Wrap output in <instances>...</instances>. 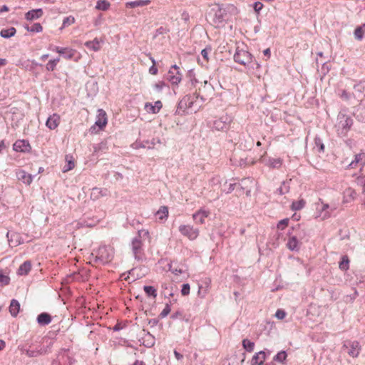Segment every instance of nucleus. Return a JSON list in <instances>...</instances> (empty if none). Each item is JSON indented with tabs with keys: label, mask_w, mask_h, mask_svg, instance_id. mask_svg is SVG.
Returning a JSON list of instances; mask_svg holds the SVG:
<instances>
[{
	"label": "nucleus",
	"mask_w": 365,
	"mask_h": 365,
	"mask_svg": "<svg viewBox=\"0 0 365 365\" xmlns=\"http://www.w3.org/2000/svg\"><path fill=\"white\" fill-rule=\"evenodd\" d=\"M237 13V8L232 4L225 6L214 4L210 9L208 16L214 24H218L227 19L231 14H236Z\"/></svg>",
	"instance_id": "obj_1"
},
{
	"label": "nucleus",
	"mask_w": 365,
	"mask_h": 365,
	"mask_svg": "<svg viewBox=\"0 0 365 365\" xmlns=\"http://www.w3.org/2000/svg\"><path fill=\"white\" fill-rule=\"evenodd\" d=\"M108 123V116L106 111L103 109L97 110L96 120L95 124L90 128V132L93 134L103 130Z\"/></svg>",
	"instance_id": "obj_2"
},
{
	"label": "nucleus",
	"mask_w": 365,
	"mask_h": 365,
	"mask_svg": "<svg viewBox=\"0 0 365 365\" xmlns=\"http://www.w3.org/2000/svg\"><path fill=\"white\" fill-rule=\"evenodd\" d=\"M234 59L241 65L249 66L253 61V56L247 51L238 47L234 55Z\"/></svg>",
	"instance_id": "obj_3"
},
{
	"label": "nucleus",
	"mask_w": 365,
	"mask_h": 365,
	"mask_svg": "<svg viewBox=\"0 0 365 365\" xmlns=\"http://www.w3.org/2000/svg\"><path fill=\"white\" fill-rule=\"evenodd\" d=\"M96 257L104 263L109 262L114 257V250L110 246L100 247L96 252Z\"/></svg>",
	"instance_id": "obj_4"
},
{
	"label": "nucleus",
	"mask_w": 365,
	"mask_h": 365,
	"mask_svg": "<svg viewBox=\"0 0 365 365\" xmlns=\"http://www.w3.org/2000/svg\"><path fill=\"white\" fill-rule=\"evenodd\" d=\"M178 230L182 236L188 238L190 240H196L200 233L197 228L190 225H180Z\"/></svg>",
	"instance_id": "obj_5"
},
{
	"label": "nucleus",
	"mask_w": 365,
	"mask_h": 365,
	"mask_svg": "<svg viewBox=\"0 0 365 365\" xmlns=\"http://www.w3.org/2000/svg\"><path fill=\"white\" fill-rule=\"evenodd\" d=\"M343 349L352 357H357L360 353L361 346L357 341L346 340L344 342Z\"/></svg>",
	"instance_id": "obj_6"
},
{
	"label": "nucleus",
	"mask_w": 365,
	"mask_h": 365,
	"mask_svg": "<svg viewBox=\"0 0 365 365\" xmlns=\"http://www.w3.org/2000/svg\"><path fill=\"white\" fill-rule=\"evenodd\" d=\"M182 74L179 71V67L176 65L171 66L168 73L167 79L172 85H178L182 80Z\"/></svg>",
	"instance_id": "obj_7"
},
{
	"label": "nucleus",
	"mask_w": 365,
	"mask_h": 365,
	"mask_svg": "<svg viewBox=\"0 0 365 365\" xmlns=\"http://www.w3.org/2000/svg\"><path fill=\"white\" fill-rule=\"evenodd\" d=\"M354 91L352 93V97L356 100L358 103H361L365 97V83L359 82L356 84L354 87Z\"/></svg>",
	"instance_id": "obj_8"
},
{
	"label": "nucleus",
	"mask_w": 365,
	"mask_h": 365,
	"mask_svg": "<svg viewBox=\"0 0 365 365\" xmlns=\"http://www.w3.org/2000/svg\"><path fill=\"white\" fill-rule=\"evenodd\" d=\"M6 237L8 238V242L11 247H16L24 242V240L20 233L12 232H7Z\"/></svg>",
	"instance_id": "obj_9"
},
{
	"label": "nucleus",
	"mask_w": 365,
	"mask_h": 365,
	"mask_svg": "<svg viewBox=\"0 0 365 365\" xmlns=\"http://www.w3.org/2000/svg\"><path fill=\"white\" fill-rule=\"evenodd\" d=\"M13 148L16 152L29 153L31 147L28 140H17L13 145Z\"/></svg>",
	"instance_id": "obj_10"
},
{
	"label": "nucleus",
	"mask_w": 365,
	"mask_h": 365,
	"mask_svg": "<svg viewBox=\"0 0 365 365\" xmlns=\"http://www.w3.org/2000/svg\"><path fill=\"white\" fill-rule=\"evenodd\" d=\"M357 195L356 191L354 188L349 187L343 192L342 202L350 203L356 199Z\"/></svg>",
	"instance_id": "obj_11"
},
{
	"label": "nucleus",
	"mask_w": 365,
	"mask_h": 365,
	"mask_svg": "<svg viewBox=\"0 0 365 365\" xmlns=\"http://www.w3.org/2000/svg\"><path fill=\"white\" fill-rule=\"evenodd\" d=\"M60 123H61V116L57 113H53V115H50L48 118V119L46 122V125L50 130H54L58 128Z\"/></svg>",
	"instance_id": "obj_12"
},
{
	"label": "nucleus",
	"mask_w": 365,
	"mask_h": 365,
	"mask_svg": "<svg viewBox=\"0 0 365 365\" xmlns=\"http://www.w3.org/2000/svg\"><path fill=\"white\" fill-rule=\"evenodd\" d=\"M286 246L288 250L291 251H299L301 246V242L296 236L289 235L287 238Z\"/></svg>",
	"instance_id": "obj_13"
},
{
	"label": "nucleus",
	"mask_w": 365,
	"mask_h": 365,
	"mask_svg": "<svg viewBox=\"0 0 365 365\" xmlns=\"http://www.w3.org/2000/svg\"><path fill=\"white\" fill-rule=\"evenodd\" d=\"M163 107V103L160 101H157L154 104L151 103H146L145 104V110L148 113L156 114L159 113Z\"/></svg>",
	"instance_id": "obj_14"
},
{
	"label": "nucleus",
	"mask_w": 365,
	"mask_h": 365,
	"mask_svg": "<svg viewBox=\"0 0 365 365\" xmlns=\"http://www.w3.org/2000/svg\"><path fill=\"white\" fill-rule=\"evenodd\" d=\"M267 359V354L264 351L256 353L252 358L251 365H264Z\"/></svg>",
	"instance_id": "obj_15"
},
{
	"label": "nucleus",
	"mask_w": 365,
	"mask_h": 365,
	"mask_svg": "<svg viewBox=\"0 0 365 365\" xmlns=\"http://www.w3.org/2000/svg\"><path fill=\"white\" fill-rule=\"evenodd\" d=\"M210 215V212L205 210L200 209L192 215V218L197 223L204 224L205 220Z\"/></svg>",
	"instance_id": "obj_16"
},
{
	"label": "nucleus",
	"mask_w": 365,
	"mask_h": 365,
	"mask_svg": "<svg viewBox=\"0 0 365 365\" xmlns=\"http://www.w3.org/2000/svg\"><path fill=\"white\" fill-rule=\"evenodd\" d=\"M36 321L40 326H46L51 322L52 317L48 313L42 312L38 315Z\"/></svg>",
	"instance_id": "obj_17"
},
{
	"label": "nucleus",
	"mask_w": 365,
	"mask_h": 365,
	"mask_svg": "<svg viewBox=\"0 0 365 365\" xmlns=\"http://www.w3.org/2000/svg\"><path fill=\"white\" fill-rule=\"evenodd\" d=\"M16 175L18 179L26 185H29L32 182L33 178L31 175L27 173L23 170H19L16 173Z\"/></svg>",
	"instance_id": "obj_18"
},
{
	"label": "nucleus",
	"mask_w": 365,
	"mask_h": 365,
	"mask_svg": "<svg viewBox=\"0 0 365 365\" xmlns=\"http://www.w3.org/2000/svg\"><path fill=\"white\" fill-rule=\"evenodd\" d=\"M43 12L41 9H33L26 13L25 18L29 21H32L39 19L43 16Z\"/></svg>",
	"instance_id": "obj_19"
},
{
	"label": "nucleus",
	"mask_w": 365,
	"mask_h": 365,
	"mask_svg": "<svg viewBox=\"0 0 365 365\" xmlns=\"http://www.w3.org/2000/svg\"><path fill=\"white\" fill-rule=\"evenodd\" d=\"M24 353L26 354L29 357H36L38 356L47 353V349L44 347H41L40 349H24Z\"/></svg>",
	"instance_id": "obj_20"
},
{
	"label": "nucleus",
	"mask_w": 365,
	"mask_h": 365,
	"mask_svg": "<svg viewBox=\"0 0 365 365\" xmlns=\"http://www.w3.org/2000/svg\"><path fill=\"white\" fill-rule=\"evenodd\" d=\"M353 120L351 118L344 115L340 120L339 127L342 128V133H346L352 125Z\"/></svg>",
	"instance_id": "obj_21"
},
{
	"label": "nucleus",
	"mask_w": 365,
	"mask_h": 365,
	"mask_svg": "<svg viewBox=\"0 0 365 365\" xmlns=\"http://www.w3.org/2000/svg\"><path fill=\"white\" fill-rule=\"evenodd\" d=\"M318 206L319 207L317 209L320 212L318 217H320L322 220L330 217L331 213L328 211V209L329 208V205L328 204L322 202Z\"/></svg>",
	"instance_id": "obj_22"
},
{
	"label": "nucleus",
	"mask_w": 365,
	"mask_h": 365,
	"mask_svg": "<svg viewBox=\"0 0 365 365\" xmlns=\"http://www.w3.org/2000/svg\"><path fill=\"white\" fill-rule=\"evenodd\" d=\"M66 164L63 168V172L66 173L75 168L76 161L72 155H66L65 158Z\"/></svg>",
	"instance_id": "obj_23"
},
{
	"label": "nucleus",
	"mask_w": 365,
	"mask_h": 365,
	"mask_svg": "<svg viewBox=\"0 0 365 365\" xmlns=\"http://www.w3.org/2000/svg\"><path fill=\"white\" fill-rule=\"evenodd\" d=\"M31 263L30 261H25L22 264L20 265L18 269L17 274L19 275H26L31 269Z\"/></svg>",
	"instance_id": "obj_24"
},
{
	"label": "nucleus",
	"mask_w": 365,
	"mask_h": 365,
	"mask_svg": "<svg viewBox=\"0 0 365 365\" xmlns=\"http://www.w3.org/2000/svg\"><path fill=\"white\" fill-rule=\"evenodd\" d=\"M20 311V304L19 302L16 300L15 299H13L10 303L9 306V312L11 316L16 317Z\"/></svg>",
	"instance_id": "obj_25"
},
{
	"label": "nucleus",
	"mask_w": 365,
	"mask_h": 365,
	"mask_svg": "<svg viewBox=\"0 0 365 365\" xmlns=\"http://www.w3.org/2000/svg\"><path fill=\"white\" fill-rule=\"evenodd\" d=\"M143 243L140 240L135 239L132 242V247L133 253L135 257H139V255L141 253Z\"/></svg>",
	"instance_id": "obj_26"
},
{
	"label": "nucleus",
	"mask_w": 365,
	"mask_h": 365,
	"mask_svg": "<svg viewBox=\"0 0 365 365\" xmlns=\"http://www.w3.org/2000/svg\"><path fill=\"white\" fill-rule=\"evenodd\" d=\"M282 159L278 158H269L268 161L265 164L271 168H279L282 165Z\"/></svg>",
	"instance_id": "obj_27"
},
{
	"label": "nucleus",
	"mask_w": 365,
	"mask_h": 365,
	"mask_svg": "<svg viewBox=\"0 0 365 365\" xmlns=\"http://www.w3.org/2000/svg\"><path fill=\"white\" fill-rule=\"evenodd\" d=\"M85 46L94 51H98L101 49V41L98 38H95L93 41L86 42Z\"/></svg>",
	"instance_id": "obj_28"
},
{
	"label": "nucleus",
	"mask_w": 365,
	"mask_h": 365,
	"mask_svg": "<svg viewBox=\"0 0 365 365\" xmlns=\"http://www.w3.org/2000/svg\"><path fill=\"white\" fill-rule=\"evenodd\" d=\"M168 207L167 206H161L156 212L160 220H165L168 217Z\"/></svg>",
	"instance_id": "obj_29"
},
{
	"label": "nucleus",
	"mask_w": 365,
	"mask_h": 365,
	"mask_svg": "<svg viewBox=\"0 0 365 365\" xmlns=\"http://www.w3.org/2000/svg\"><path fill=\"white\" fill-rule=\"evenodd\" d=\"M170 289V292L164 291L163 294L165 297H173L175 294H178V288L173 283L168 284V287H166L165 289Z\"/></svg>",
	"instance_id": "obj_30"
},
{
	"label": "nucleus",
	"mask_w": 365,
	"mask_h": 365,
	"mask_svg": "<svg viewBox=\"0 0 365 365\" xmlns=\"http://www.w3.org/2000/svg\"><path fill=\"white\" fill-rule=\"evenodd\" d=\"M306 205V201L304 199H300L297 201H294L291 205V209L292 210H302Z\"/></svg>",
	"instance_id": "obj_31"
},
{
	"label": "nucleus",
	"mask_w": 365,
	"mask_h": 365,
	"mask_svg": "<svg viewBox=\"0 0 365 365\" xmlns=\"http://www.w3.org/2000/svg\"><path fill=\"white\" fill-rule=\"evenodd\" d=\"M16 32V30L14 27H11L7 29H2L0 32V35L3 38H10L14 36Z\"/></svg>",
	"instance_id": "obj_32"
},
{
	"label": "nucleus",
	"mask_w": 365,
	"mask_h": 365,
	"mask_svg": "<svg viewBox=\"0 0 365 365\" xmlns=\"http://www.w3.org/2000/svg\"><path fill=\"white\" fill-rule=\"evenodd\" d=\"M287 357V352L285 351H281L274 356L273 361L284 364Z\"/></svg>",
	"instance_id": "obj_33"
},
{
	"label": "nucleus",
	"mask_w": 365,
	"mask_h": 365,
	"mask_svg": "<svg viewBox=\"0 0 365 365\" xmlns=\"http://www.w3.org/2000/svg\"><path fill=\"white\" fill-rule=\"evenodd\" d=\"M339 267L343 271H346L349 267V259L348 256L344 255L341 257V260L339 264Z\"/></svg>",
	"instance_id": "obj_34"
},
{
	"label": "nucleus",
	"mask_w": 365,
	"mask_h": 365,
	"mask_svg": "<svg viewBox=\"0 0 365 365\" xmlns=\"http://www.w3.org/2000/svg\"><path fill=\"white\" fill-rule=\"evenodd\" d=\"M110 7V3L106 0H98L96 3V9L101 11H106Z\"/></svg>",
	"instance_id": "obj_35"
},
{
	"label": "nucleus",
	"mask_w": 365,
	"mask_h": 365,
	"mask_svg": "<svg viewBox=\"0 0 365 365\" xmlns=\"http://www.w3.org/2000/svg\"><path fill=\"white\" fill-rule=\"evenodd\" d=\"M242 346L248 352H252L254 350L255 343L247 339L242 340Z\"/></svg>",
	"instance_id": "obj_36"
},
{
	"label": "nucleus",
	"mask_w": 365,
	"mask_h": 365,
	"mask_svg": "<svg viewBox=\"0 0 365 365\" xmlns=\"http://www.w3.org/2000/svg\"><path fill=\"white\" fill-rule=\"evenodd\" d=\"M60 61V58H56L54 59L50 60L47 64L46 65V68L47 71H53L56 69V65Z\"/></svg>",
	"instance_id": "obj_37"
},
{
	"label": "nucleus",
	"mask_w": 365,
	"mask_h": 365,
	"mask_svg": "<svg viewBox=\"0 0 365 365\" xmlns=\"http://www.w3.org/2000/svg\"><path fill=\"white\" fill-rule=\"evenodd\" d=\"M27 31L34 32V33H40L43 31V27L39 23H36L32 25L31 27H26Z\"/></svg>",
	"instance_id": "obj_38"
},
{
	"label": "nucleus",
	"mask_w": 365,
	"mask_h": 365,
	"mask_svg": "<svg viewBox=\"0 0 365 365\" xmlns=\"http://www.w3.org/2000/svg\"><path fill=\"white\" fill-rule=\"evenodd\" d=\"M181 104L185 103L186 107H191L193 104V97L190 96H185L180 101Z\"/></svg>",
	"instance_id": "obj_39"
},
{
	"label": "nucleus",
	"mask_w": 365,
	"mask_h": 365,
	"mask_svg": "<svg viewBox=\"0 0 365 365\" xmlns=\"http://www.w3.org/2000/svg\"><path fill=\"white\" fill-rule=\"evenodd\" d=\"M166 86V83L163 81H158L153 87L157 93H160L164 87Z\"/></svg>",
	"instance_id": "obj_40"
},
{
	"label": "nucleus",
	"mask_w": 365,
	"mask_h": 365,
	"mask_svg": "<svg viewBox=\"0 0 365 365\" xmlns=\"http://www.w3.org/2000/svg\"><path fill=\"white\" fill-rule=\"evenodd\" d=\"M364 30L363 29V27L358 26L354 30V36L358 40H361L364 37Z\"/></svg>",
	"instance_id": "obj_41"
},
{
	"label": "nucleus",
	"mask_w": 365,
	"mask_h": 365,
	"mask_svg": "<svg viewBox=\"0 0 365 365\" xmlns=\"http://www.w3.org/2000/svg\"><path fill=\"white\" fill-rule=\"evenodd\" d=\"M289 219L285 218L280 221L277 225V227L278 230H284L289 225Z\"/></svg>",
	"instance_id": "obj_42"
},
{
	"label": "nucleus",
	"mask_w": 365,
	"mask_h": 365,
	"mask_svg": "<svg viewBox=\"0 0 365 365\" xmlns=\"http://www.w3.org/2000/svg\"><path fill=\"white\" fill-rule=\"evenodd\" d=\"M75 23V18L72 16L66 17L63 21V27H66Z\"/></svg>",
	"instance_id": "obj_43"
},
{
	"label": "nucleus",
	"mask_w": 365,
	"mask_h": 365,
	"mask_svg": "<svg viewBox=\"0 0 365 365\" xmlns=\"http://www.w3.org/2000/svg\"><path fill=\"white\" fill-rule=\"evenodd\" d=\"M144 290L149 296L156 297V289L152 286H145Z\"/></svg>",
	"instance_id": "obj_44"
},
{
	"label": "nucleus",
	"mask_w": 365,
	"mask_h": 365,
	"mask_svg": "<svg viewBox=\"0 0 365 365\" xmlns=\"http://www.w3.org/2000/svg\"><path fill=\"white\" fill-rule=\"evenodd\" d=\"M149 4H150V1L149 0H146V1L130 2V3H128V5L130 7L134 8V7H136V6H145V5H148Z\"/></svg>",
	"instance_id": "obj_45"
},
{
	"label": "nucleus",
	"mask_w": 365,
	"mask_h": 365,
	"mask_svg": "<svg viewBox=\"0 0 365 365\" xmlns=\"http://www.w3.org/2000/svg\"><path fill=\"white\" fill-rule=\"evenodd\" d=\"M356 164L361 163L362 164L365 162V153H361L355 155V160H354Z\"/></svg>",
	"instance_id": "obj_46"
},
{
	"label": "nucleus",
	"mask_w": 365,
	"mask_h": 365,
	"mask_svg": "<svg viewBox=\"0 0 365 365\" xmlns=\"http://www.w3.org/2000/svg\"><path fill=\"white\" fill-rule=\"evenodd\" d=\"M170 310H171L170 306L168 304H166L165 307H164L163 311L160 312L159 317L162 319L167 317L169 314V313L170 312Z\"/></svg>",
	"instance_id": "obj_47"
},
{
	"label": "nucleus",
	"mask_w": 365,
	"mask_h": 365,
	"mask_svg": "<svg viewBox=\"0 0 365 365\" xmlns=\"http://www.w3.org/2000/svg\"><path fill=\"white\" fill-rule=\"evenodd\" d=\"M340 98L344 101H351L352 94H349L346 91L343 90L339 95Z\"/></svg>",
	"instance_id": "obj_48"
},
{
	"label": "nucleus",
	"mask_w": 365,
	"mask_h": 365,
	"mask_svg": "<svg viewBox=\"0 0 365 365\" xmlns=\"http://www.w3.org/2000/svg\"><path fill=\"white\" fill-rule=\"evenodd\" d=\"M10 282V278L8 275L4 274L2 272H0V282L3 284H8Z\"/></svg>",
	"instance_id": "obj_49"
},
{
	"label": "nucleus",
	"mask_w": 365,
	"mask_h": 365,
	"mask_svg": "<svg viewBox=\"0 0 365 365\" xmlns=\"http://www.w3.org/2000/svg\"><path fill=\"white\" fill-rule=\"evenodd\" d=\"M68 49L69 48L54 46L53 51H56L58 54H66Z\"/></svg>",
	"instance_id": "obj_50"
},
{
	"label": "nucleus",
	"mask_w": 365,
	"mask_h": 365,
	"mask_svg": "<svg viewBox=\"0 0 365 365\" xmlns=\"http://www.w3.org/2000/svg\"><path fill=\"white\" fill-rule=\"evenodd\" d=\"M76 53V51L75 49L69 48L67 53H66L65 58H66L67 60L72 59L74 57Z\"/></svg>",
	"instance_id": "obj_51"
},
{
	"label": "nucleus",
	"mask_w": 365,
	"mask_h": 365,
	"mask_svg": "<svg viewBox=\"0 0 365 365\" xmlns=\"http://www.w3.org/2000/svg\"><path fill=\"white\" fill-rule=\"evenodd\" d=\"M287 315V313L283 309H277L276 313H275V317L278 319H283Z\"/></svg>",
	"instance_id": "obj_52"
},
{
	"label": "nucleus",
	"mask_w": 365,
	"mask_h": 365,
	"mask_svg": "<svg viewBox=\"0 0 365 365\" xmlns=\"http://www.w3.org/2000/svg\"><path fill=\"white\" fill-rule=\"evenodd\" d=\"M153 66L149 68V73L152 75H156L158 73V68L155 66V61L153 58H151Z\"/></svg>",
	"instance_id": "obj_53"
},
{
	"label": "nucleus",
	"mask_w": 365,
	"mask_h": 365,
	"mask_svg": "<svg viewBox=\"0 0 365 365\" xmlns=\"http://www.w3.org/2000/svg\"><path fill=\"white\" fill-rule=\"evenodd\" d=\"M190 292V285L188 284H184L181 289V293L182 295H187Z\"/></svg>",
	"instance_id": "obj_54"
},
{
	"label": "nucleus",
	"mask_w": 365,
	"mask_h": 365,
	"mask_svg": "<svg viewBox=\"0 0 365 365\" xmlns=\"http://www.w3.org/2000/svg\"><path fill=\"white\" fill-rule=\"evenodd\" d=\"M263 8V4L259 2V1H257L254 4V9L256 12H259V11H261Z\"/></svg>",
	"instance_id": "obj_55"
},
{
	"label": "nucleus",
	"mask_w": 365,
	"mask_h": 365,
	"mask_svg": "<svg viewBox=\"0 0 365 365\" xmlns=\"http://www.w3.org/2000/svg\"><path fill=\"white\" fill-rule=\"evenodd\" d=\"M201 54L202 56V57L206 60L207 61L208 60V51L207 49H203L202 51H201Z\"/></svg>",
	"instance_id": "obj_56"
},
{
	"label": "nucleus",
	"mask_w": 365,
	"mask_h": 365,
	"mask_svg": "<svg viewBox=\"0 0 365 365\" xmlns=\"http://www.w3.org/2000/svg\"><path fill=\"white\" fill-rule=\"evenodd\" d=\"M180 316H182V313L180 312H176L175 313L173 314L170 317L173 319H178Z\"/></svg>",
	"instance_id": "obj_57"
},
{
	"label": "nucleus",
	"mask_w": 365,
	"mask_h": 365,
	"mask_svg": "<svg viewBox=\"0 0 365 365\" xmlns=\"http://www.w3.org/2000/svg\"><path fill=\"white\" fill-rule=\"evenodd\" d=\"M122 326L120 325V324L118 323L116 324L113 327V330L114 331H120V329H122Z\"/></svg>",
	"instance_id": "obj_58"
},
{
	"label": "nucleus",
	"mask_w": 365,
	"mask_h": 365,
	"mask_svg": "<svg viewBox=\"0 0 365 365\" xmlns=\"http://www.w3.org/2000/svg\"><path fill=\"white\" fill-rule=\"evenodd\" d=\"M174 354L178 360H181L183 358V356L180 353L178 352L176 350L174 351Z\"/></svg>",
	"instance_id": "obj_59"
},
{
	"label": "nucleus",
	"mask_w": 365,
	"mask_h": 365,
	"mask_svg": "<svg viewBox=\"0 0 365 365\" xmlns=\"http://www.w3.org/2000/svg\"><path fill=\"white\" fill-rule=\"evenodd\" d=\"M158 319H152L149 320V324H151L152 327L156 326L158 324Z\"/></svg>",
	"instance_id": "obj_60"
},
{
	"label": "nucleus",
	"mask_w": 365,
	"mask_h": 365,
	"mask_svg": "<svg viewBox=\"0 0 365 365\" xmlns=\"http://www.w3.org/2000/svg\"><path fill=\"white\" fill-rule=\"evenodd\" d=\"M235 185H236V184H235V183L230 184L229 187H228V190H227V193H230V192H232L234 190Z\"/></svg>",
	"instance_id": "obj_61"
},
{
	"label": "nucleus",
	"mask_w": 365,
	"mask_h": 365,
	"mask_svg": "<svg viewBox=\"0 0 365 365\" xmlns=\"http://www.w3.org/2000/svg\"><path fill=\"white\" fill-rule=\"evenodd\" d=\"M292 218L295 220V221H298L300 219V215H297L296 213H294L292 216Z\"/></svg>",
	"instance_id": "obj_62"
},
{
	"label": "nucleus",
	"mask_w": 365,
	"mask_h": 365,
	"mask_svg": "<svg viewBox=\"0 0 365 365\" xmlns=\"http://www.w3.org/2000/svg\"><path fill=\"white\" fill-rule=\"evenodd\" d=\"M9 11V7L6 5L3 6L0 9V12H4V11Z\"/></svg>",
	"instance_id": "obj_63"
},
{
	"label": "nucleus",
	"mask_w": 365,
	"mask_h": 365,
	"mask_svg": "<svg viewBox=\"0 0 365 365\" xmlns=\"http://www.w3.org/2000/svg\"><path fill=\"white\" fill-rule=\"evenodd\" d=\"M133 365H145V363L142 361L136 360Z\"/></svg>",
	"instance_id": "obj_64"
}]
</instances>
